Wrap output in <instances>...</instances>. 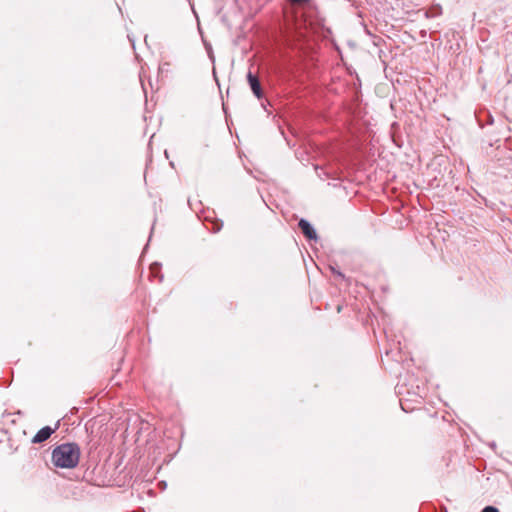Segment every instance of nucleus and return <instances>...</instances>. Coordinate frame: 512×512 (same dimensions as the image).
Returning <instances> with one entry per match:
<instances>
[{
    "label": "nucleus",
    "instance_id": "f257e3e1",
    "mask_svg": "<svg viewBox=\"0 0 512 512\" xmlns=\"http://www.w3.org/2000/svg\"><path fill=\"white\" fill-rule=\"evenodd\" d=\"M80 447L76 443H63L53 449L52 462L56 467L71 469L78 465Z\"/></svg>",
    "mask_w": 512,
    "mask_h": 512
},
{
    "label": "nucleus",
    "instance_id": "f03ea898",
    "mask_svg": "<svg viewBox=\"0 0 512 512\" xmlns=\"http://www.w3.org/2000/svg\"><path fill=\"white\" fill-rule=\"evenodd\" d=\"M247 81L249 83V86L253 92V94L258 98L262 99L264 96L259 78L257 75L253 74L251 71L247 73Z\"/></svg>",
    "mask_w": 512,
    "mask_h": 512
},
{
    "label": "nucleus",
    "instance_id": "7ed1b4c3",
    "mask_svg": "<svg viewBox=\"0 0 512 512\" xmlns=\"http://www.w3.org/2000/svg\"><path fill=\"white\" fill-rule=\"evenodd\" d=\"M57 428L58 425L55 428H51L50 426H45L41 428L33 437L32 442L38 444L46 441L56 431Z\"/></svg>",
    "mask_w": 512,
    "mask_h": 512
},
{
    "label": "nucleus",
    "instance_id": "20e7f679",
    "mask_svg": "<svg viewBox=\"0 0 512 512\" xmlns=\"http://www.w3.org/2000/svg\"><path fill=\"white\" fill-rule=\"evenodd\" d=\"M299 228L301 229L304 236L309 240L317 239V235L313 227L310 225L308 221L305 219H301L298 223Z\"/></svg>",
    "mask_w": 512,
    "mask_h": 512
},
{
    "label": "nucleus",
    "instance_id": "39448f33",
    "mask_svg": "<svg viewBox=\"0 0 512 512\" xmlns=\"http://www.w3.org/2000/svg\"><path fill=\"white\" fill-rule=\"evenodd\" d=\"M293 5H303L308 3L310 0H288Z\"/></svg>",
    "mask_w": 512,
    "mask_h": 512
},
{
    "label": "nucleus",
    "instance_id": "423d86ee",
    "mask_svg": "<svg viewBox=\"0 0 512 512\" xmlns=\"http://www.w3.org/2000/svg\"><path fill=\"white\" fill-rule=\"evenodd\" d=\"M482 512H499V510L493 506H487L482 510Z\"/></svg>",
    "mask_w": 512,
    "mask_h": 512
}]
</instances>
